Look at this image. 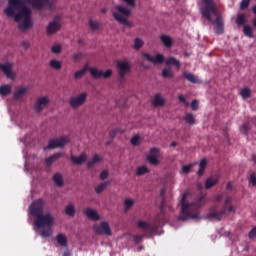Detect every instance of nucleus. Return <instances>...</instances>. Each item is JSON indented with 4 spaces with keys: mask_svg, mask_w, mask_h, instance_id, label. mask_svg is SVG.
<instances>
[{
    "mask_svg": "<svg viewBox=\"0 0 256 256\" xmlns=\"http://www.w3.org/2000/svg\"><path fill=\"white\" fill-rule=\"evenodd\" d=\"M44 0H8V7L4 10L7 17H14V21L18 23V30L21 33H27L29 29H33V12L27 5H31L33 9L42 11Z\"/></svg>",
    "mask_w": 256,
    "mask_h": 256,
    "instance_id": "nucleus-1",
    "label": "nucleus"
},
{
    "mask_svg": "<svg viewBox=\"0 0 256 256\" xmlns=\"http://www.w3.org/2000/svg\"><path fill=\"white\" fill-rule=\"evenodd\" d=\"M45 207V201L39 198L37 200L32 201L30 206L28 207V213L31 217H36L34 221V226L37 229H42L39 232V235L43 237V239H47L53 236V225H55V217L50 212L43 213V209Z\"/></svg>",
    "mask_w": 256,
    "mask_h": 256,
    "instance_id": "nucleus-2",
    "label": "nucleus"
},
{
    "mask_svg": "<svg viewBox=\"0 0 256 256\" xmlns=\"http://www.w3.org/2000/svg\"><path fill=\"white\" fill-rule=\"evenodd\" d=\"M202 7L200 12L204 19H207L212 25H216L214 33L216 35H223L225 33V23L223 22V16L219 15L217 6L214 0H202Z\"/></svg>",
    "mask_w": 256,
    "mask_h": 256,
    "instance_id": "nucleus-3",
    "label": "nucleus"
},
{
    "mask_svg": "<svg viewBox=\"0 0 256 256\" xmlns=\"http://www.w3.org/2000/svg\"><path fill=\"white\" fill-rule=\"evenodd\" d=\"M205 200V194L201 193L200 197L192 203L187 202V193L182 195L180 204L182 206L181 213L182 216L178 217V221H187L192 219L193 221H201L203 216L200 215L199 209L203 206V201Z\"/></svg>",
    "mask_w": 256,
    "mask_h": 256,
    "instance_id": "nucleus-4",
    "label": "nucleus"
},
{
    "mask_svg": "<svg viewBox=\"0 0 256 256\" xmlns=\"http://www.w3.org/2000/svg\"><path fill=\"white\" fill-rule=\"evenodd\" d=\"M142 57L154 65H161L165 63V67H169L170 69L171 67H176L178 71L181 69V61L173 56L165 60V56L163 54H156V56L153 57L151 54L144 52L142 53Z\"/></svg>",
    "mask_w": 256,
    "mask_h": 256,
    "instance_id": "nucleus-5",
    "label": "nucleus"
},
{
    "mask_svg": "<svg viewBox=\"0 0 256 256\" xmlns=\"http://www.w3.org/2000/svg\"><path fill=\"white\" fill-rule=\"evenodd\" d=\"M81 71H83L84 74L87 71H89L92 79H95L96 81H99V79H111V77H113L112 69H108L106 71L99 70V68H97V67H90L89 63H86L84 65L83 69H81Z\"/></svg>",
    "mask_w": 256,
    "mask_h": 256,
    "instance_id": "nucleus-6",
    "label": "nucleus"
},
{
    "mask_svg": "<svg viewBox=\"0 0 256 256\" xmlns=\"http://www.w3.org/2000/svg\"><path fill=\"white\" fill-rule=\"evenodd\" d=\"M116 11L113 12V17L117 23L120 25H125V27H131V23L129 21V17H131V9L125 8V6L117 5Z\"/></svg>",
    "mask_w": 256,
    "mask_h": 256,
    "instance_id": "nucleus-7",
    "label": "nucleus"
},
{
    "mask_svg": "<svg viewBox=\"0 0 256 256\" xmlns=\"http://www.w3.org/2000/svg\"><path fill=\"white\" fill-rule=\"evenodd\" d=\"M69 137H58L52 140H49L48 145L44 147V151H51V149H61L65 147V145H69Z\"/></svg>",
    "mask_w": 256,
    "mask_h": 256,
    "instance_id": "nucleus-8",
    "label": "nucleus"
},
{
    "mask_svg": "<svg viewBox=\"0 0 256 256\" xmlns=\"http://www.w3.org/2000/svg\"><path fill=\"white\" fill-rule=\"evenodd\" d=\"M93 231L96 235H107L108 237H111V235H113V232L111 231V226L107 221L100 222L98 226L94 225Z\"/></svg>",
    "mask_w": 256,
    "mask_h": 256,
    "instance_id": "nucleus-9",
    "label": "nucleus"
},
{
    "mask_svg": "<svg viewBox=\"0 0 256 256\" xmlns=\"http://www.w3.org/2000/svg\"><path fill=\"white\" fill-rule=\"evenodd\" d=\"M87 101V92H82L76 97H72L69 100V105L72 109H79Z\"/></svg>",
    "mask_w": 256,
    "mask_h": 256,
    "instance_id": "nucleus-10",
    "label": "nucleus"
},
{
    "mask_svg": "<svg viewBox=\"0 0 256 256\" xmlns=\"http://www.w3.org/2000/svg\"><path fill=\"white\" fill-rule=\"evenodd\" d=\"M116 65L119 71L120 79H125V75H127V73H131V65L129 64V62L118 61Z\"/></svg>",
    "mask_w": 256,
    "mask_h": 256,
    "instance_id": "nucleus-11",
    "label": "nucleus"
},
{
    "mask_svg": "<svg viewBox=\"0 0 256 256\" xmlns=\"http://www.w3.org/2000/svg\"><path fill=\"white\" fill-rule=\"evenodd\" d=\"M161 153V149L158 147H153L150 149L149 155L147 156V161L150 165H159L161 161L157 158V156Z\"/></svg>",
    "mask_w": 256,
    "mask_h": 256,
    "instance_id": "nucleus-12",
    "label": "nucleus"
},
{
    "mask_svg": "<svg viewBox=\"0 0 256 256\" xmlns=\"http://www.w3.org/2000/svg\"><path fill=\"white\" fill-rule=\"evenodd\" d=\"M45 107H49V97L47 96L37 99L34 104V111L35 113H41Z\"/></svg>",
    "mask_w": 256,
    "mask_h": 256,
    "instance_id": "nucleus-13",
    "label": "nucleus"
},
{
    "mask_svg": "<svg viewBox=\"0 0 256 256\" xmlns=\"http://www.w3.org/2000/svg\"><path fill=\"white\" fill-rule=\"evenodd\" d=\"M13 64L10 62L0 63V70L6 75L8 79H15V74L12 71Z\"/></svg>",
    "mask_w": 256,
    "mask_h": 256,
    "instance_id": "nucleus-14",
    "label": "nucleus"
},
{
    "mask_svg": "<svg viewBox=\"0 0 256 256\" xmlns=\"http://www.w3.org/2000/svg\"><path fill=\"white\" fill-rule=\"evenodd\" d=\"M83 215H85L90 221H99L101 219V216H99V213L97 210L86 208L83 210Z\"/></svg>",
    "mask_w": 256,
    "mask_h": 256,
    "instance_id": "nucleus-15",
    "label": "nucleus"
},
{
    "mask_svg": "<svg viewBox=\"0 0 256 256\" xmlns=\"http://www.w3.org/2000/svg\"><path fill=\"white\" fill-rule=\"evenodd\" d=\"M208 164H209V160H207V158H203L200 160L199 169L196 172L198 179H201V177H203V175H205V170L207 169Z\"/></svg>",
    "mask_w": 256,
    "mask_h": 256,
    "instance_id": "nucleus-16",
    "label": "nucleus"
},
{
    "mask_svg": "<svg viewBox=\"0 0 256 256\" xmlns=\"http://www.w3.org/2000/svg\"><path fill=\"white\" fill-rule=\"evenodd\" d=\"M59 29H61V24L57 21H52L48 24L46 28V33L48 35H55V33L59 31Z\"/></svg>",
    "mask_w": 256,
    "mask_h": 256,
    "instance_id": "nucleus-17",
    "label": "nucleus"
},
{
    "mask_svg": "<svg viewBox=\"0 0 256 256\" xmlns=\"http://www.w3.org/2000/svg\"><path fill=\"white\" fill-rule=\"evenodd\" d=\"M27 93H29L28 87H20L17 91L14 92V99L15 101H20V99H23V97L27 96Z\"/></svg>",
    "mask_w": 256,
    "mask_h": 256,
    "instance_id": "nucleus-18",
    "label": "nucleus"
},
{
    "mask_svg": "<svg viewBox=\"0 0 256 256\" xmlns=\"http://www.w3.org/2000/svg\"><path fill=\"white\" fill-rule=\"evenodd\" d=\"M70 159L74 165H83V163L87 162V154L82 153L80 156L72 155Z\"/></svg>",
    "mask_w": 256,
    "mask_h": 256,
    "instance_id": "nucleus-19",
    "label": "nucleus"
},
{
    "mask_svg": "<svg viewBox=\"0 0 256 256\" xmlns=\"http://www.w3.org/2000/svg\"><path fill=\"white\" fill-rule=\"evenodd\" d=\"M183 77H184V79H186V81H189L190 83H194V84L201 83V81H199V77H197L195 74H193L189 71H184Z\"/></svg>",
    "mask_w": 256,
    "mask_h": 256,
    "instance_id": "nucleus-20",
    "label": "nucleus"
},
{
    "mask_svg": "<svg viewBox=\"0 0 256 256\" xmlns=\"http://www.w3.org/2000/svg\"><path fill=\"white\" fill-rule=\"evenodd\" d=\"M61 157H63V153L57 152L55 154H52L48 158H46L45 163H46L47 167H51V165H53L55 163V161H58V159H61Z\"/></svg>",
    "mask_w": 256,
    "mask_h": 256,
    "instance_id": "nucleus-21",
    "label": "nucleus"
},
{
    "mask_svg": "<svg viewBox=\"0 0 256 256\" xmlns=\"http://www.w3.org/2000/svg\"><path fill=\"white\" fill-rule=\"evenodd\" d=\"M152 105H154V107H164L165 106V98L161 97V93L155 94V96L152 100Z\"/></svg>",
    "mask_w": 256,
    "mask_h": 256,
    "instance_id": "nucleus-22",
    "label": "nucleus"
},
{
    "mask_svg": "<svg viewBox=\"0 0 256 256\" xmlns=\"http://www.w3.org/2000/svg\"><path fill=\"white\" fill-rule=\"evenodd\" d=\"M236 25L238 27H244L247 23V16L243 13H238L235 20Z\"/></svg>",
    "mask_w": 256,
    "mask_h": 256,
    "instance_id": "nucleus-23",
    "label": "nucleus"
},
{
    "mask_svg": "<svg viewBox=\"0 0 256 256\" xmlns=\"http://www.w3.org/2000/svg\"><path fill=\"white\" fill-rule=\"evenodd\" d=\"M161 75L163 79H173V77H175V72H173L171 68L164 66Z\"/></svg>",
    "mask_w": 256,
    "mask_h": 256,
    "instance_id": "nucleus-24",
    "label": "nucleus"
},
{
    "mask_svg": "<svg viewBox=\"0 0 256 256\" xmlns=\"http://www.w3.org/2000/svg\"><path fill=\"white\" fill-rule=\"evenodd\" d=\"M160 39L164 47H167L168 49H170V47H173V38H171V36L163 34Z\"/></svg>",
    "mask_w": 256,
    "mask_h": 256,
    "instance_id": "nucleus-25",
    "label": "nucleus"
},
{
    "mask_svg": "<svg viewBox=\"0 0 256 256\" xmlns=\"http://www.w3.org/2000/svg\"><path fill=\"white\" fill-rule=\"evenodd\" d=\"M56 241H57L58 245H60V247H67L68 240H67V236L65 234H63V233L57 234Z\"/></svg>",
    "mask_w": 256,
    "mask_h": 256,
    "instance_id": "nucleus-26",
    "label": "nucleus"
},
{
    "mask_svg": "<svg viewBox=\"0 0 256 256\" xmlns=\"http://www.w3.org/2000/svg\"><path fill=\"white\" fill-rule=\"evenodd\" d=\"M204 219H207V221H221V215L219 212H209L205 215Z\"/></svg>",
    "mask_w": 256,
    "mask_h": 256,
    "instance_id": "nucleus-27",
    "label": "nucleus"
},
{
    "mask_svg": "<svg viewBox=\"0 0 256 256\" xmlns=\"http://www.w3.org/2000/svg\"><path fill=\"white\" fill-rule=\"evenodd\" d=\"M52 179L57 187H63V185H65V180H63L61 173L54 174Z\"/></svg>",
    "mask_w": 256,
    "mask_h": 256,
    "instance_id": "nucleus-28",
    "label": "nucleus"
},
{
    "mask_svg": "<svg viewBox=\"0 0 256 256\" xmlns=\"http://www.w3.org/2000/svg\"><path fill=\"white\" fill-rule=\"evenodd\" d=\"M45 7H48L49 11H53L57 7V1L56 0H44L42 4V9H45Z\"/></svg>",
    "mask_w": 256,
    "mask_h": 256,
    "instance_id": "nucleus-29",
    "label": "nucleus"
},
{
    "mask_svg": "<svg viewBox=\"0 0 256 256\" xmlns=\"http://www.w3.org/2000/svg\"><path fill=\"white\" fill-rule=\"evenodd\" d=\"M217 183H219V179L213 178V177H209L205 181V189H212V187H215V185H217Z\"/></svg>",
    "mask_w": 256,
    "mask_h": 256,
    "instance_id": "nucleus-30",
    "label": "nucleus"
},
{
    "mask_svg": "<svg viewBox=\"0 0 256 256\" xmlns=\"http://www.w3.org/2000/svg\"><path fill=\"white\" fill-rule=\"evenodd\" d=\"M101 161V157H99L97 154H95L91 161H88L86 165V169H93L97 163Z\"/></svg>",
    "mask_w": 256,
    "mask_h": 256,
    "instance_id": "nucleus-31",
    "label": "nucleus"
},
{
    "mask_svg": "<svg viewBox=\"0 0 256 256\" xmlns=\"http://www.w3.org/2000/svg\"><path fill=\"white\" fill-rule=\"evenodd\" d=\"M77 210L75 209V205L69 204L65 208V213L68 215V217H75V213Z\"/></svg>",
    "mask_w": 256,
    "mask_h": 256,
    "instance_id": "nucleus-32",
    "label": "nucleus"
},
{
    "mask_svg": "<svg viewBox=\"0 0 256 256\" xmlns=\"http://www.w3.org/2000/svg\"><path fill=\"white\" fill-rule=\"evenodd\" d=\"M11 93V86L4 84L0 86V95L2 97H7V95H10Z\"/></svg>",
    "mask_w": 256,
    "mask_h": 256,
    "instance_id": "nucleus-33",
    "label": "nucleus"
},
{
    "mask_svg": "<svg viewBox=\"0 0 256 256\" xmlns=\"http://www.w3.org/2000/svg\"><path fill=\"white\" fill-rule=\"evenodd\" d=\"M243 33L246 37H249L250 39H253L255 35H253V28L249 25L243 26Z\"/></svg>",
    "mask_w": 256,
    "mask_h": 256,
    "instance_id": "nucleus-34",
    "label": "nucleus"
},
{
    "mask_svg": "<svg viewBox=\"0 0 256 256\" xmlns=\"http://www.w3.org/2000/svg\"><path fill=\"white\" fill-rule=\"evenodd\" d=\"M184 121L185 123H187V125H195V116L193 115V113H187L185 116H184Z\"/></svg>",
    "mask_w": 256,
    "mask_h": 256,
    "instance_id": "nucleus-35",
    "label": "nucleus"
},
{
    "mask_svg": "<svg viewBox=\"0 0 256 256\" xmlns=\"http://www.w3.org/2000/svg\"><path fill=\"white\" fill-rule=\"evenodd\" d=\"M147 173H149V169L147 166L143 165L137 168V171H136L137 177H142V175H147Z\"/></svg>",
    "mask_w": 256,
    "mask_h": 256,
    "instance_id": "nucleus-36",
    "label": "nucleus"
},
{
    "mask_svg": "<svg viewBox=\"0 0 256 256\" xmlns=\"http://www.w3.org/2000/svg\"><path fill=\"white\" fill-rule=\"evenodd\" d=\"M50 67L56 71H60L61 67H63V64H61V61L53 59L50 61Z\"/></svg>",
    "mask_w": 256,
    "mask_h": 256,
    "instance_id": "nucleus-37",
    "label": "nucleus"
},
{
    "mask_svg": "<svg viewBox=\"0 0 256 256\" xmlns=\"http://www.w3.org/2000/svg\"><path fill=\"white\" fill-rule=\"evenodd\" d=\"M240 95L243 99H249V97H251V89L249 87H244L241 90Z\"/></svg>",
    "mask_w": 256,
    "mask_h": 256,
    "instance_id": "nucleus-38",
    "label": "nucleus"
},
{
    "mask_svg": "<svg viewBox=\"0 0 256 256\" xmlns=\"http://www.w3.org/2000/svg\"><path fill=\"white\" fill-rule=\"evenodd\" d=\"M133 205H135V201H133V199H126L124 201V212L127 213V211H129V209H131V207H133Z\"/></svg>",
    "mask_w": 256,
    "mask_h": 256,
    "instance_id": "nucleus-39",
    "label": "nucleus"
},
{
    "mask_svg": "<svg viewBox=\"0 0 256 256\" xmlns=\"http://www.w3.org/2000/svg\"><path fill=\"white\" fill-rule=\"evenodd\" d=\"M251 129V126L249 125V122H245L242 127L240 128L242 135H249V130Z\"/></svg>",
    "mask_w": 256,
    "mask_h": 256,
    "instance_id": "nucleus-40",
    "label": "nucleus"
},
{
    "mask_svg": "<svg viewBox=\"0 0 256 256\" xmlns=\"http://www.w3.org/2000/svg\"><path fill=\"white\" fill-rule=\"evenodd\" d=\"M138 228L143 229V231H149V229L151 228V224L141 220L138 222Z\"/></svg>",
    "mask_w": 256,
    "mask_h": 256,
    "instance_id": "nucleus-41",
    "label": "nucleus"
},
{
    "mask_svg": "<svg viewBox=\"0 0 256 256\" xmlns=\"http://www.w3.org/2000/svg\"><path fill=\"white\" fill-rule=\"evenodd\" d=\"M143 45H144L143 39H141V38H135L133 48H134L136 51H139V49H141V47H143Z\"/></svg>",
    "mask_w": 256,
    "mask_h": 256,
    "instance_id": "nucleus-42",
    "label": "nucleus"
},
{
    "mask_svg": "<svg viewBox=\"0 0 256 256\" xmlns=\"http://www.w3.org/2000/svg\"><path fill=\"white\" fill-rule=\"evenodd\" d=\"M89 27L93 31H98V29L101 27V24H99V22L93 21V19H90L89 20Z\"/></svg>",
    "mask_w": 256,
    "mask_h": 256,
    "instance_id": "nucleus-43",
    "label": "nucleus"
},
{
    "mask_svg": "<svg viewBox=\"0 0 256 256\" xmlns=\"http://www.w3.org/2000/svg\"><path fill=\"white\" fill-rule=\"evenodd\" d=\"M51 51L55 55H59L63 51V46H61V44L54 45L52 46Z\"/></svg>",
    "mask_w": 256,
    "mask_h": 256,
    "instance_id": "nucleus-44",
    "label": "nucleus"
},
{
    "mask_svg": "<svg viewBox=\"0 0 256 256\" xmlns=\"http://www.w3.org/2000/svg\"><path fill=\"white\" fill-rule=\"evenodd\" d=\"M249 5H251V0H242L240 3L241 11H245L249 9Z\"/></svg>",
    "mask_w": 256,
    "mask_h": 256,
    "instance_id": "nucleus-45",
    "label": "nucleus"
},
{
    "mask_svg": "<svg viewBox=\"0 0 256 256\" xmlns=\"http://www.w3.org/2000/svg\"><path fill=\"white\" fill-rule=\"evenodd\" d=\"M195 164L191 163V164H188V165H184L182 167V173H184L185 175H189V173H191V169H193V166Z\"/></svg>",
    "mask_w": 256,
    "mask_h": 256,
    "instance_id": "nucleus-46",
    "label": "nucleus"
},
{
    "mask_svg": "<svg viewBox=\"0 0 256 256\" xmlns=\"http://www.w3.org/2000/svg\"><path fill=\"white\" fill-rule=\"evenodd\" d=\"M148 231H151L152 235L155 237V235H161L163 233V230L159 232V226H151L148 229Z\"/></svg>",
    "mask_w": 256,
    "mask_h": 256,
    "instance_id": "nucleus-47",
    "label": "nucleus"
},
{
    "mask_svg": "<svg viewBox=\"0 0 256 256\" xmlns=\"http://www.w3.org/2000/svg\"><path fill=\"white\" fill-rule=\"evenodd\" d=\"M107 183H100L98 186L95 187V193L98 195L103 193V190L106 189Z\"/></svg>",
    "mask_w": 256,
    "mask_h": 256,
    "instance_id": "nucleus-48",
    "label": "nucleus"
},
{
    "mask_svg": "<svg viewBox=\"0 0 256 256\" xmlns=\"http://www.w3.org/2000/svg\"><path fill=\"white\" fill-rule=\"evenodd\" d=\"M141 140V136L139 135H135L131 138L130 143L131 145H133L134 147H137V145H139V141Z\"/></svg>",
    "mask_w": 256,
    "mask_h": 256,
    "instance_id": "nucleus-49",
    "label": "nucleus"
},
{
    "mask_svg": "<svg viewBox=\"0 0 256 256\" xmlns=\"http://www.w3.org/2000/svg\"><path fill=\"white\" fill-rule=\"evenodd\" d=\"M191 109H192V111H198L199 110V100H197V99L192 100Z\"/></svg>",
    "mask_w": 256,
    "mask_h": 256,
    "instance_id": "nucleus-50",
    "label": "nucleus"
},
{
    "mask_svg": "<svg viewBox=\"0 0 256 256\" xmlns=\"http://www.w3.org/2000/svg\"><path fill=\"white\" fill-rule=\"evenodd\" d=\"M256 238V226H254L248 233V239H255Z\"/></svg>",
    "mask_w": 256,
    "mask_h": 256,
    "instance_id": "nucleus-51",
    "label": "nucleus"
},
{
    "mask_svg": "<svg viewBox=\"0 0 256 256\" xmlns=\"http://www.w3.org/2000/svg\"><path fill=\"white\" fill-rule=\"evenodd\" d=\"M122 1H123V3H126V5H128V7L134 8L137 5L136 0H122Z\"/></svg>",
    "mask_w": 256,
    "mask_h": 256,
    "instance_id": "nucleus-52",
    "label": "nucleus"
},
{
    "mask_svg": "<svg viewBox=\"0 0 256 256\" xmlns=\"http://www.w3.org/2000/svg\"><path fill=\"white\" fill-rule=\"evenodd\" d=\"M117 130H115V128L114 129H112V130H110L109 131V133H108V137H109V139H111L112 141L115 139V137H117Z\"/></svg>",
    "mask_w": 256,
    "mask_h": 256,
    "instance_id": "nucleus-53",
    "label": "nucleus"
},
{
    "mask_svg": "<svg viewBox=\"0 0 256 256\" xmlns=\"http://www.w3.org/2000/svg\"><path fill=\"white\" fill-rule=\"evenodd\" d=\"M249 183H251L253 185V187H256V173L255 172H253L250 175Z\"/></svg>",
    "mask_w": 256,
    "mask_h": 256,
    "instance_id": "nucleus-54",
    "label": "nucleus"
},
{
    "mask_svg": "<svg viewBox=\"0 0 256 256\" xmlns=\"http://www.w3.org/2000/svg\"><path fill=\"white\" fill-rule=\"evenodd\" d=\"M143 235H134V242L136 245H139V243L143 242Z\"/></svg>",
    "mask_w": 256,
    "mask_h": 256,
    "instance_id": "nucleus-55",
    "label": "nucleus"
},
{
    "mask_svg": "<svg viewBox=\"0 0 256 256\" xmlns=\"http://www.w3.org/2000/svg\"><path fill=\"white\" fill-rule=\"evenodd\" d=\"M178 100L180 101V103H184L187 105V107H189V102H187V98L183 94H180L178 96Z\"/></svg>",
    "mask_w": 256,
    "mask_h": 256,
    "instance_id": "nucleus-56",
    "label": "nucleus"
},
{
    "mask_svg": "<svg viewBox=\"0 0 256 256\" xmlns=\"http://www.w3.org/2000/svg\"><path fill=\"white\" fill-rule=\"evenodd\" d=\"M107 177H109V171L103 170V171L100 173V179H101L102 181H105V179H107Z\"/></svg>",
    "mask_w": 256,
    "mask_h": 256,
    "instance_id": "nucleus-57",
    "label": "nucleus"
},
{
    "mask_svg": "<svg viewBox=\"0 0 256 256\" xmlns=\"http://www.w3.org/2000/svg\"><path fill=\"white\" fill-rule=\"evenodd\" d=\"M83 75H85V74L82 70L76 71L74 73V79H81L83 77Z\"/></svg>",
    "mask_w": 256,
    "mask_h": 256,
    "instance_id": "nucleus-58",
    "label": "nucleus"
},
{
    "mask_svg": "<svg viewBox=\"0 0 256 256\" xmlns=\"http://www.w3.org/2000/svg\"><path fill=\"white\" fill-rule=\"evenodd\" d=\"M148 232H146L145 234L142 235L143 238H146V239H153V232H151V230H146Z\"/></svg>",
    "mask_w": 256,
    "mask_h": 256,
    "instance_id": "nucleus-59",
    "label": "nucleus"
},
{
    "mask_svg": "<svg viewBox=\"0 0 256 256\" xmlns=\"http://www.w3.org/2000/svg\"><path fill=\"white\" fill-rule=\"evenodd\" d=\"M230 203H233V197L229 196L225 199V205H229Z\"/></svg>",
    "mask_w": 256,
    "mask_h": 256,
    "instance_id": "nucleus-60",
    "label": "nucleus"
},
{
    "mask_svg": "<svg viewBox=\"0 0 256 256\" xmlns=\"http://www.w3.org/2000/svg\"><path fill=\"white\" fill-rule=\"evenodd\" d=\"M81 57H83L82 53H76V54H74L73 59H75V61H77L78 59H81Z\"/></svg>",
    "mask_w": 256,
    "mask_h": 256,
    "instance_id": "nucleus-61",
    "label": "nucleus"
},
{
    "mask_svg": "<svg viewBox=\"0 0 256 256\" xmlns=\"http://www.w3.org/2000/svg\"><path fill=\"white\" fill-rule=\"evenodd\" d=\"M227 212V207H223V209L220 211V212H218V214H220V217L223 219V215L225 214Z\"/></svg>",
    "mask_w": 256,
    "mask_h": 256,
    "instance_id": "nucleus-62",
    "label": "nucleus"
},
{
    "mask_svg": "<svg viewBox=\"0 0 256 256\" xmlns=\"http://www.w3.org/2000/svg\"><path fill=\"white\" fill-rule=\"evenodd\" d=\"M217 209H218V207H217V205H215V206H212L210 209H209V213H217Z\"/></svg>",
    "mask_w": 256,
    "mask_h": 256,
    "instance_id": "nucleus-63",
    "label": "nucleus"
},
{
    "mask_svg": "<svg viewBox=\"0 0 256 256\" xmlns=\"http://www.w3.org/2000/svg\"><path fill=\"white\" fill-rule=\"evenodd\" d=\"M62 256H71V251H69V249H66Z\"/></svg>",
    "mask_w": 256,
    "mask_h": 256,
    "instance_id": "nucleus-64",
    "label": "nucleus"
}]
</instances>
